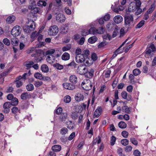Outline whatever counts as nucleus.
<instances>
[{"instance_id": "nucleus-2", "label": "nucleus", "mask_w": 156, "mask_h": 156, "mask_svg": "<svg viewBox=\"0 0 156 156\" xmlns=\"http://www.w3.org/2000/svg\"><path fill=\"white\" fill-rule=\"evenodd\" d=\"M90 55V51L88 49L84 51L82 54L78 56H76V61L78 63H82L85 60L86 56H88Z\"/></svg>"}, {"instance_id": "nucleus-46", "label": "nucleus", "mask_w": 156, "mask_h": 156, "mask_svg": "<svg viewBox=\"0 0 156 156\" xmlns=\"http://www.w3.org/2000/svg\"><path fill=\"white\" fill-rule=\"evenodd\" d=\"M23 29L24 32L27 33H30L32 31L30 28L29 26V25L24 26L23 27Z\"/></svg>"}, {"instance_id": "nucleus-53", "label": "nucleus", "mask_w": 156, "mask_h": 156, "mask_svg": "<svg viewBox=\"0 0 156 156\" xmlns=\"http://www.w3.org/2000/svg\"><path fill=\"white\" fill-rule=\"evenodd\" d=\"M64 100L65 102L69 103L71 101V98L69 95H66L64 97Z\"/></svg>"}, {"instance_id": "nucleus-31", "label": "nucleus", "mask_w": 156, "mask_h": 156, "mask_svg": "<svg viewBox=\"0 0 156 156\" xmlns=\"http://www.w3.org/2000/svg\"><path fill=\"white\" fill-rule=\"evenodd\" d=\"M18 41L17 38L16 37H15L11 39V43L13 46H16L18 45Z\"/></svg>"}, {"instance_id": "nucleus-37", "label": "nucleus", "mask_w": 156, "mask_h": 156, "mask_svg": "<svg viewBox=\"0 0 156 156\" xmlns=\"http://www.w3.org/2000/svg\"><path fill=\"white\" fill-rule=\"evenodd\" d=\"M118 126L121 129H124L127 127V124L126 123L123 121L119 122L118 123Z\"/></svg>"}, {"instance_id": "nucleus-19", "label": "nucleus", "mask_w": 156, "mask_h": 156, "mask_svg": "<svg viewBox=\"0 0 156 156\" xmlns=\"http://www.w3.org/2000/svg\"><path fill=\"white\" fill-rule=\"evenodd\" d=\"M34 64L33 61H26L24 64V66L26 67V69H28L32 67V66Z\"/></svg>"}, {"instance_id": "nucleus-45", "label": "nucleus", "mask_w": 156, "mask_h": 156, "mask_svg": "<svg viewBox=\"0 0 156 156\" xmlns=\"http://www.w3.org/2000/svg\"><path fill=\"white\" fill-rule=\"evenodd\" d=\"M34 76L36 79L39 80H41L43 78L42 74L38 72L34 74Z\"/></svg>"}, {"instance_id": "nucleus-16", "label": "nucleus", "mask_w": 156, "mask_h": 156, "mask_svg": "<svg viewBox=\"0 0 156 156\" xmlns=\"http://www.w3.org/2000/svg\"><path fill=\"white\" fill-rule=\"evenodd\" d=\"M31 94H28L27 92L23 93L20 96L21 99L23 100H26L27 99H30L31 98Z\"/></svg>"}, {"instance_id": "nucleus-62", "label": "nucleus", "mask_w": 156, "mask_h": 156, "mask_svg": "<svg viewBox=\"0 0 156 156\" xmlns=\"http://www.w3.org/2000/svg\"><path fill=\"white\" fill-rule=\"evenodd\" d=\"M76 65L77 64L74 60L73 61L71 62L67 65V66H73L74 67V68L76 67Z\"/></svg>"}, {"instance_id": "nucleus-30", "label": "nucleus", "mask_w": 156, "mask_h": 156, "mask_svg": "<svg viewBox=\"0 0 156 156\" xmlns=\"http://www.w3.org/2000/svg\"><path fill=\"white\" fill-rule=\"evenodd\" d=\"M10 104L12 106H16L17 105L18 103V100L16 98H14L11 100L10 102Z\"/></svg>"}, {"instance_id": "nucleus-3", "label": "nucleus", "mask_w": 156, "mask_h": 156, "mask_svg": "<svg viewBox=\"0 0 156 156\" xmlns=\"http://www.w3.org/2000/svg\"><path fill=\"white\" fill-rule=\"evenodd\" d=\"M44 56V52L40 49L36 50L35 53L31 55L32 57L35 58V60L37 63L41 61L43 59Z\"/></svg>"}, {"instance_id": "nucleus-58", "label": "nucleus", "mask_w": 156, "mask_h": 156, "mask_svg": "<svg viewBox=\"0 0 156 156\" xmlns=\"http://www.w3.org/2000/svg\"><path fill=\"white\" fill-rule=\"evenodd\" d=\"M2 41L4 44L7 46H9L10 44V41L7 38H4L3 39Z\"/></svg>"}, {"instance_id": "nucleus-50", "label": "nucleus", "mask_w": 156, "mask_h": 156, "mask_svg": "<svg viewBox=\"0 0 156 156\" xmlns=\"http://www.w3.org/2000/svg\"><path fill=\"white\" fill-rule=\"evenodd\" d=\"M133 74L135 76H136L139 75L141 73L140 70L138 69H136L133 70Z\"/></svg>"}, {"instance_id": "nucleus-49", "label": "nucleus", "mask_w": 156, "mask_h": 156, "mask_svg": "<svg viewBox=\"0 0 156 156\" xmlns=\"http://www.w3.org/2000/svg\"><path fill=\"white\" fill-rule=\"evenodd\" d=\"M11 107L10 102H6L3 105V107L4 109L9 108Z\"/></svg>"}, {"instance_id": "nucleus-51", "label": "nucleus", "mask_w": 156, "mask_h": 156, "mask_svg": "<svg viewBox=\"0 0 156 156\" xmlns=\"http://www.w3.org/2000/svg\"><path fill=\"white\" fill-rule=\"evenodd\" d=\"M108 42L106 41H103L100 43L98 45V47L99 48H102L107 44Z\"/></svg>"}, {"instance_id": "nucleus-34", "label": "nucleus", "mask_w": 156, "mask_h": 156, "mask_svg": "<svg viewBox=\"0 0 156 156\" xmlns=\"http://www.w3.org/2000/svg\"><path fill=\"white\" fill-rule=\"evenodd\" d=\"M68 129L66 127H63L60 130V133L63 135H65L68 133Z\"/></svg>"}, {"instance_id": "nucleus-32", "label": "nucleus", "mask_w": 156, "mask_h": 156, "mask_svg": "<svg viewBox=\"0 0 156 156\" xmlns=\"http://www.w3.org/2000/svg\"><path fill=\"white\" fill-rule=\"evenodd\" d=\"M47 4V3L45 1L41 0H39L37 3V5L41 7L46 6Z\"/></svg>"}, {"instance_id": "nucleus-48", "label": "nucleus", "mask_w": 156, "mask_h": 156, "mask_svg": "<svg viewBox=\"0 0 156 156\" xmlns=\"http://www.w3.org/2000/svg\"><path fill=\"white\" fill-rule=\"evenodd\" d=\"M155 8V5L154 4H152L150 7L147 11V12L149 14L151 13L154 10Z\"/></svg>"}, {"instance_id": "nucleus-57", "label": "nucleus", "mask_w": 156, "mask_h": 156, "mask_svg": "<svg viewBox=\"0 0 156 156\" xmlns=\"http://www.w3.org/2000/svg\"><path fill=\"white\" fill-rule=\"evenodd\" d=\"M54 66L59 70H61L63 68V66L62 65L58 63H56L55 64H54Z\"/></svg>"}, {"instance_id": "nucleus-28", "label": "nucleus", "mask_w": 156, "mask_h": 156, "mask_svg": "<svg viewBox=\"0 0 156 156\" xmlns=\"http://www.w3.org/2000/svg\"><path fill=\"white\" fill-rule=\"evenodd\" d=\"M41 69L42 72L47 73L48 72L49 68L46 64H43L41 66Z\"/></svg>"}, {"instance_id": "nucleus-59", "label": "nucleus", "mask_w": 156, "mask_h": 156, "mask_svg": "<svg viewBox=\"0 0 156 156\" xmlns=\"http://www.w3.org/2000/svg\"><path fill=\"white\" fill-rule=\"evenodd\" d=\"M71 115L73 119H77L79 116L78 113L76 112H73L72 113Z\"/></svg>"}, {"instance_id": "nucleus-13", "label": "nucleus", "mask_w": 156, "mask_h": 156, "mask_svg": "<svg viewBox=\"0 0 156 156\" xmlns=\"http://www.w3.org/2000/svg\"><path fill=\"white\" fill-rule=\"evenodd\" d=\"M56 18L58 22L60 23L64 22L65 20V16L63 14H62L61 13L57 14L56 16Z\"/></svg>"}, {"instance_id": "nucleus-12", "label": "nucleus", "mask_w": 156, "mask_h": 156, "mask_svg": "<svg viewBox=\"0 0 156 156\" xmlns=\"http://www.w3.org/2000/svg\"><path fill=\"white\" fill-rule=\"evenodd\" d=\"M102 111V109L101 107H98L94 112L93 115L94 118H98L101 115Z\"/></svg>"}, {"instance_id": "nucleus-42", "label": "nucleus", "mask_w": 156, "mask_h": 156, "mask_svg": "<svg viewBox=\"0 0 156 156\" xmlns=\"http://www.w3.org/2000/svg\"><path fill=\"white\" fill-rule=\"evenodd\" d=\"M29 23H30V25H29V26L31 30L33 31L35 29L36 27L35 23L32 20L31 21H30Z\"/></svg>"}, {"instance_id": "nucleus-27", "label": "nucleus", "mask_w": 156, "mask_h": 156, "mask_svg": "<svg viewBox=\"0 0 156 156\" xmlns=\"http://www.w3.org/2000/svg\"><path fill=\"white\" fill-rule=\"evenodd\" d=\"M101 137L100 136H98V138L96 137L92 142V146H94L96 144V143L99 144L101 143Z\"/></svg>"}, {"instance_id": "nucleus-1", "label": "nucleus", "mask_w": 156, "mask_h": 156, "mask_svg": "<svg viewBox=\"0 0 156 156\" xmlns=\"http://www.w3.org/2000/svg\"><path fill=\"white\" fill-rule=\"evenodd\" d=\"M141 3L140 0H136V2H132L129 4L128 10L129 12H133L137 10L136 13L138 12V15L142 12V9L140 8Z\"/></svg>"}, {"instance_id": "nucleus-39", "label": "nucleus", "mask_w": 156, "mask_h": 156, "mask_svg": "<svg viewBox=\"0 0 156 156\" xmlns=\"http://www.w3.org/2000/svg\"><path fill=\"white\" fill-rule=\"evenodd\" d=\"M71 48V45L70 44H68L64 46L62 48V51H65L69 50Z\"/></svg>"}, {"instance_id": "nucleus-4", "label": "nucleus", "mask_w": 156, "mask_h": 156, "mask_svg": "<svg viewBox=\"0 0 156 156\" xmlns=\"http://www.w3.org/2000/svg\"><path fill=\"white\" fill-rule=\"evenodd\" d=\"M81 86L84 90L89 91L91 90L92 87L91 82L89 79H85L81 83Z\"/></svg>"}, {"instance_id": "nucleus-64", "label": "nucleus", "mask_w": 156, "mask_h": 156, "mask_svg": "<svg viewBox=\"0 0 156 156\" xmlns=\"http://www.w3.org/2000/svg\"><path fill=\"white\" fill-rule=\"evenodd\" d=\"M135 156H141V152L137 149L135 150L133 153Z\"/></svg>"}, {"instance_id": "nucleus-5", "label": "nucleus", "mask_w": 156, "mask_h": 156, "mask_svg": "<svg viewBox=\"0 0 156 156\" xmlns=\"http://www.w3.org/2000/svg\"><path fill=\"white\" fill-rule=\"evenodd\" d=\"M58 31V27L55 25H54L49 27L48 31V34L50 36H55L57 35Z\"/></svg>"}, {"instance_id": "nucleus-21", "label": "nucleus", "mask_w": 156, "mask_h": 156, "mask_svg": "<svg viewBox=\"0 0 156 156\" xmlns=\"http://www.w3.org/2000/svg\"><path fill=\"white\" fill-rule=\"evenodd\" d=\"M16 17L12 15L8 16L6 19V22L10 24L13 23L15 20Z\"/></svg>"}, {"instance_id": "nucleus-36", "label": "nucleus", "mask_w": 156, "mask_h": 156, "mask_svg": "<svg viewBox=\"0 0 156 156\" xmlns=\"http://www.w3.org/2000/svg\"><path fill=\"white\" fill-rule=\"evenodd\" d=\"M97 40V38L95 36H93L90 37L88 39V42L91 44L95 42Z\"/></svg>"}, {"instance_id": "nucleus-9", "label": "nucleus", "mask_w": 156, "mask_h": 156, "mask_svg": "<svg viewBox=\"0 0 156 156\" xmlns=\"http://www.w3.org/2000/svg\"><path fill=\"white\" fill-rule=\"evenodd\" d=\"M133 16L131 15H128L125 17V23L126 25L129 26L133 23Z\"/></svg>"}, {"instance_id": "nucleus-47", "label": "nucleus", "mask_w": 156, "mask_h": 156, "mask_svg": "<svg viewBox=\"0 0 156 156\" xmlns=\"http://www.w3.org/2000/svg\"><path fill=\"white\" fill-rule=\"evenodd\" d=\"M145 21L142 20L138 23L136 26V28H140L142 27L144 24Z\"/></svg>"}, {"instance_id": "nucleus-22", "label": "nucleus", "mask_w": 156, "mask_h": 156, "mask_svg": "<svg viewBox=\"0 0 156 156\" xmlns=\"http://www.w3.org/2000/svg\"><path fill=\"white\" fill-rule=\"evenodd\" d=\"M68 24L62 25L61 27V32L64 34L66 33L68 31Z\"/></svg>"}, {"instance_id": "nucleus-25", "label": "nucleus", "mask_w": 156, "mask_h": 156, "mask_svg": "<svg viewBox=\"0 0 156 156\" xmlns=\"http://www.w3.org/2000/svg\"><path fill=\"white\" fill-rule=\"evenodd\" d=\"M128 40V38L126 39L125 41L122 43V44L114 52V54H116L117 55L119 54H120L122 53V51H120V48L123 46L125 44L127 41Z\"/></svg>"}, {"instance_id": "nucleus-60", "label": "nucleus", "mask_w": 156, "mask_h": 156, "mask_svg": "<svg viewBox=\"0 0 156 156\" xmlns=\"http://www.w3.org/2000/svg\"><path fill=\"white\" fill-rule=\"evenodd\" d=\"M91 60H93V62L95 61L98 59V56L97 54L95 53H93L92 54L91 56Z\"/></svg>"}, {"instance_id": "nucleus-7", "label": "nucleus", "mask_w": 156, "mask_h": 156, "mask_svg": "<svg viewBox=\"0 0 156 156\" xmlns=\"http://www.w3.org/2000/svg\"><path fill=\"white\" fill-rule=\"evenodd\" d=\"M21 28L20 26L16 25L13 27L11 31V34L15 37L19 35L21 33Z\"/></svg>"}, {"instance_id": "nucleus-26", "label": "nucleus", "mask_w": 156, "mask_h": 156, "mask_svg": "<svg viewBox=\"0 0 156 156\" xmlns=\"http://www.w3.org/2000/svg\"><path fill=\"white\" fill-rule=\"evenodd\" d=\"M70 55L67 52L64 53L62 56V59L64 61H66L69 60L70 58Z\"/></svg>"}, {"instance_id": "nucleus-56", "label": "nucleus", "mask_w": 156, "mask_h": 156, "mask_svg": "<svg viewBox=\"0 0 156 156\" xmlns=\"http://www.w3.org/2000/svg\"><path fill=\"white\" fill-rule=\"evenodd\" d=\"M130 141L135 146H137L138 144L137 140L134 138H130Z\"/></svg>"}, {"instance_id": "nucleus-63", "label": "nucleus", "mask_w": 156, "mask_h": 156, "mask_svg": "<svg viewBox=\"0 0 156 156\" xmlns=\"http://www.w3.org/2000/svg\"><path fill=\"white\" fill-rule=\"evenodd\" d=\"M82 50L81 49L79 48H77L76 50L75 54L76 56H78L82 54Z\"/></svg>"}, {"instance_id": "nucleus-17", "label": "nucleus", "mask_w": 156, "mask_h": 156, "mask_svg": "<svg viewBox=\"0 0 156 156\" xmlns=\"http://www.w3.org/2000/svg\"><path fill=\"white\" fill-rule=\"evenodd\" d=\"M122 17L120 15L116 16L114 18V22L117 24L120 23L122 21Z\"/></svg>"}, {"instance_id": "nucleus-10", "label": "nucleus", "mask_w": 156, "mask_h": 156, "mask_svg": "<svg viewBox=\"0 0 156 156\" xmlns=\"http://www.w3.org/2000/svg\"><path fill=\"white\" fill-rule=\"evenodd\" d=\"M94 70L93 68L89 69L87 68V71L86 72V73L84 74L85 76L89 79L92 78L94 76Z\"/></svg>"}, {"instance_id": "nucleus-20", "label": "nucleus", "mask_w": 156, "mask_h": 156, "mask_svg": "<svg viewBox=\"0 0 156 156\" xmlns=\"http://www.w3.org/2000/svg\"><path fill=\"white\" fill-rule=\"evenodd\" d=\"M47 62L50 64H51L55 62V57L53 55H48L46 58Z\"/></svg>"}, {"instance_id": "nucleus-24", "label": "nucleus", "mask_w": 156, "mask_h": 156, "mask_svg": "<svg viewBox=\"0 0 156 156\" xmlns=\"http://www.w3.org/2000/svg\"><path fill=\"white\" fill-rule=\"evenodd\" d=\"M70 82L73 83H76L77 82V78L75 75H71L69 78Z\"/></svg>"}, {"instance_id": "nucleus-38", "label": "nucleus", "mask_w": 156, "mask_h": 156, "mask_svg": "<svg viewBox=\"0 0 156 156\" xmlns=\"http://www.w3.org/2000/svg\"><path fill=\"white\" fill-rule=\"evenodd\" d=\"M83 95L82 94H77V95L76 97V99L77 101L79 102L83 100Z\"/></svg>"}, {"instance_id": "nucleus-52", "label": "nucleus", "mask_w": 156, "mask_h": 156, "mask_svg": "<svg viewBox=\"0 0 156 156\" xmlns=\"http://www.w3.org/2000/svg\"><path fill=\"white\" fill-rule=\"evenodd\" d=\"M116 140V138L114 136H112L111 138L110 144L112 146H113L115 143Z\"/></svg>"}, {"instance_id": "nucleus-23", "label": "nucleus", "mask_w": 156, "mask_h": 156, "mask_svg": "<svg viewBox=\"0 0 156 156\" xmlns=\"http://www.w3.org/2000/svg\"><path fill=\"white\" fill-rule=\"evenodd\" d=\"M61 147L60 145H55L52 147V150L55 152H58L61 150Z\"/></svg>"}, {"instance_id": "nucleus-14", "label": "nucleus", "mask_w": 156, "mask_h": 156, "mask_svg": "<svg viewBox=\"0 0 156 156\" xmlns=\"http://www.w3.org/2000/svg\"><path fill=\"white\" fill-rule=\"evenodd\" d=\"M88 56H86L85 58V60L84 62V64L86 66H89L91 65L93 63V60H91L90 58H89Z\"/></svg>"}, {"instance_id": "nucleus-8", "label": "nucleus", "mask_w": 156, "mask_h": 156, "mask_svg": "<svg viewBox=\"0 0 156 156\" xmlns=\"http://www.w3.org/2000/svg\"><path fill=\"white\" fill-rule=\"evenodd\" d=\"M155 51L156 48L154 45L152 43L149 46H148L146 50L145 53L146 54L151 55L152 53H154Z\"/></svg>"}, {"instance_id": "nucleus-41", "label": "nucleus", "mask_w": 156, "mask_h": 156, "mask_svg": "<svg viewBox=\"0 0 156 156\" xmlns=\"http://www.w3.org/2000/svg\"><path fill=\"white\" fill-rule=\"evenodd\" d=\"M11 111L12 113L14 114H16L18 112L20 113V110L18 109L17 107L15 106H14L12 108Z\"/></svg>"}, {"instance_id": "nucleus-18", "label": "nucleus", "mask_w": 156, "mask_h": 156, "mask_svg": "<svg viewBox=\"0 0 156 156\" xmlns=\"http://www.w3.org/2000/svg\"><path fill=\"white\" fill-rule=\"evenodd\" d=\"M66 124L67 128L69 129H72L74 128V123L71 121H68L66 122Z\"/></svg>"}, {"instance_id": "nucleus-40", "label": "nucleus", "mask_w": 156, "mask_h": 156, "mask_svg": "<svg viewBox=\"0 0 156 156\" xmlns=\"http://www.w3.org/2000/svg\"><path fill=\"white\" fill-rule=\"evenodd\" d=\"M26 89L28 91H31L34 89V86L33 84L29 83L26 86Z\"/></svg>"}, {"instance_id": "nucleus-44", "label": "nucleus", "mask_w": 156, "mask_h": 156, "mask_svg": "<svg viewBox=\"0 0 156 156\" xmlns=\"http://www.w3.org/2000/svg\"><path fill=\"white\" fill-rule=\"evenodd\" d=\"M89 34H94L97 33V29L95 27H91L88 30Z\"/></svg>"}, {"instance_id": "nucleus-29", "label": "nucleus", "mask_w": 156, "mask_h": 156, "mask_svg": "<svg viewBox=\"0 0 156 156\" xmlns=\"http://www.w3.org/2000/svg\"><path fill=\"white\" fill-rule=\"evenodd\" d=\"M122 112L126 114H129L130 113V108L127 106H124L122 107Z\"/></svg>"}, {"instance_id": "nucleus-54", "label": "nucleus", "mask_w": 156, "mask_h": 156, "mask_svg": "<svg viewBox=\"0 0 156 156\" xmlns=\"http://www.w3.org/2000/svg\"><path fill=\"white\" fill-rule=\"evenodd\" d=\"M129 140L126 139H122L121 141V143L124 146H126L129 144Z\"/></svg>"}, {"instance_id": "nucleus-55", "label": "nucleus", "mask_w": 156, "mask_h": 156, "mask_svg": "<svg viewBox=\"0 0 156 156\" xmlns=\"http://www.w3.org/2000/svg\"><path fill=\"white\" fill-rule=\"evenodd\" d=\"M34 84L36 87H38L42 85L43 84V83L41 81L37 80L34 82Z\"/></svg>"}, {"instance_id": "nucleus-15", "label": "nucleus", "mask_w": 156, "mask_h": 156, "mask_svg": "<svg viewBox=\"0 0 156 156\" xmlns=\"http://www.w3.org/2000/svg\"><path fill=\"white\" fill-rule=\"evenodd\" d=\"M121 95L122 97L124 99H127L128 101H130L131 99V96L129 94L128 95L127 92L124 91L122 92Z\"/></svg>"}, {"instance_id": "nucleus-11", "label": "nucleus", "mask_w": 156, "mask_h": 156, "mask_svg": "<svg viewBox=\"0 0 156 156\" xmlns=\"http://www.w3.org/2000/svg\"><path fill=\"white\" fill-rule=\"evenodd\" d=\"M63 87L67 90H72L75 88V85L68 83H65L62 84Z\"/></svg>"}, {"instance_id": "nucleus-35", "label": "nucleus", "mask_w": 156, "mask_h": 156, "mask_svg": "<svg viewBox=\"0 0 156 156\" xmlns=\"http://www.w3.org/2000/svg\"><path fill=\"white\" fill-rule=\"evenodd\" d=\"M39 35V33H37L36 31L32 33L30 36V37L32 39V42L34 41L35 39Z\"/></svg>"}, {"instance_id": "nucleus-6", "label": "nucleus", "mask_w": 156, "mask_h": 156, "mask_svg": "<svg viewBox=\"0 0 156 156\" xmlns=\"http://www.w3.org/2000/svg\"><path fill=\"white\" fill-rule=\"evenodd\" d=\"M87 68L84 65L81 64L77 67V72L80 75H84L86 72L87 71Z\"/></svg>"}, {"instance_id": "nucleus-61", "label": "nucleus", "mask_w": 156, "mask_h": 156, "mask_svg": "<svg viewBox=\"0 0 156 156\" xmlns=\"http://www.w3.org/2000/svg\"><path fill=\"white\" fill-rule=\"evenodd\" d=\"M132 147L131 145H128L125 148V151L126 152H129L131 151Z\"/></svg>"}, {"instance_id": "nucleus-33", "label": "nucleus", "mask_w": 156, "mask_h": 156, "mask_svg": "<svg viewBox=\"0 0 156 156\" xmlns=\"http://www.w3.org/2000/svg\"><path fill=\"white\" fill-rule=\"evenodd\" d=\"M67 114L66 113H63L60 116L59 118L61 121H65L67 118Z\"/></svg>"}, {"instance_id": "nucleus-43", "label": "nucleus", "mask_w": 156, "mask_h": 156, "mask_svg": "<svg viewBox=\"0 0 156 156\" xmlns=\"http://www.w3.org/2000/svg\"><path fill=\"white\" fill-rule=\"evenodd\" d=\"M105 31V27L103 26L99 27L97 29V33L99 34H103Z\"/></svg>"}]
</instances>
